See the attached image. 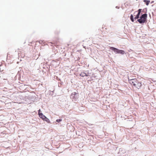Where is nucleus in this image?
Returning <instances> with one entry per match:
<instances>
[{
  "instance_id": "nucleus-1",
  "label": "nucleus",
  "mask_w": 156,
  "mask_h": 156,
  "mask_svg": "<svg viewBox=\"0 0 156 156\" xmlns=\"http://www.w3.org/2000/svg\"><path fill=\"white\" fill-rule=\"evenodd\" d=\"M147 15L146 13L144 14L141 13V15L140 18L137 20L136 22H138L140 24H143L147 22Z\"/></svg>"
},
{
  "instance_id": "nucleus-2",
  "label": "nucleus",
  "mask_w": 156,
  "mask_h": 156,
  "mask_svg": "<svg viewBox=\"0 0 156 156\" xmlns=\"http://www.w3.org/2000/svg\"><path fill=\"white\" fill-rule=\"evenodd\" d=\"M110 49L113 51L115 54L124 55L125 53V52L124 51L122 50L119 49H118L114 47H110Z\"/></svg>"
},
{
  "instance_id": "nucleus-3",
  "label": "nucleus",
  "mask_w": 156,
  "mask_h": 156,
  "mask_svg": "<svg viewBox=\"0 0 156 156\" xmlns=\"http://www.w3.org/2000/svg\"><path fill=\"white\" fill-rule=\"evenodd\" d=\"M39 117L41 118L43 120L47 122L48 123L50 122L49 119L46 117L41 112H39Z\"/></svg>"
},
{
  "instance_id": "nucleus-4",
  "label": "nucleus",
  "mask_w": 156,
  "mask_h": 156,
  "mask_svg": "<svg viewBox=\"0 0 156 156\" xmlns=\"http://www.w3.org/2000/svg\"><path fill=\"white\" fill-rule=\"evenodd\" d=\"M128 81L129 83L133 85L134 86L135 85H136L135 84L136 83V81H137V80L136 79H128Z\"/></svg>"
},
{
  "instance_id": "nucleus-5",
  "label": "nucleus",
  "mask_w": 156,
  "mask_h": 156,
  "mask_svg": "<svg viewBox=\"0 0 156 156\" xmlns=\"http://www.w3.org/2000/svg\"><path fill=\"white\" fill-rule=\"evenodd\" d=\"M136 82V83H135L136 84V85H135L134 87L138 89H140L142 86V84L141 83L139 82L137 80Z\"/></svg>"
},
{
  "instance_id": "nucleus-6",
  "label": "nucleus",
  "mask_w": 156,
  "mask_h": 156,
  "mask_svg": "<svg viewBox=\"0 0 156 156\" xmlns=\"http://www.w3.org/2000/svg\"><path fill=\"white\" fill-rule=\"evenodd\" d=\"M80 75L82 77L88 76V73H86L85 72H81Z\"/></svg>"
},
{
  "instance_id": "nucleus-7",
  "label": "nucleus",
  "mask_w": 156,
  "mask_h": 156,
  "mask_svg": "<svg viewBox=\"0 0 156 156\" xmlns=\"http://www.w3.org/2000/svg\"><path fill=\"white\" fill-rule=\"evenodd\" d=\"M125 152V151L123 150V149L122 148H120L119 149V151L118 152V154H123Z\"/></svg>"
},
{
  "instance_id": "nucleus-8",
  "label": "nucleus",
  "mask_w": 156,
  "mask_h": 156,
  "mask_svg": "<svg viewBox=\"0 0 156 156\" xmlns=\"http://www.w3.org/2000/svg\"><path fill=\"white\" fill-rule=\"evenodd\" d=\"M75 95V92H73L71 95L70 97L71 98L74 99Z\"/></svg>"
},
{
  "instance_id": "nucleus-9",
  "label": "nucleus",
  "mask_w": 156,
  "mask_h": 156,
  "mask_svg": "<svg viewBox=\"0 0 156 156\" xmlns=\"http://www.w3.org/2000/svg\"><path fill=\"white\" fill-rule=\"evenodd\" d=\"M143 1L146 3V4L147 5H148L149 4L150 2V0H144Z\"/></svg>"
},
{
  "instance_id": "nucleus-10",
  "label": "nucleus",
  "mask_w": 156,
  "mask_h": 156,
  "mask_svg": "<svg viewBox=\"0 0 156 156\" xmlns=\"http://www.w3.org/2000/svg\"><path fill=\"white\" fill-rule=\"evenodd\" d=\"M142 9H139L137 10L138 13L137 14V15L140 16L141 12Z\"/></svg>"
},
{
  "instance_id": "nucleus-11",
  "label": "nucleus",
  "mask_w": 156,
  "mask_h": 156,
  "mask_svg": "<svg viewBox=\"0 0 156 156\" xmlns=\"http://www.w3.org/2000/svg\"><path fill=\"white\" fill-rule=\"evenodd\" d=\"M130 19L132 22L134 21V19L133 14H131L130 16Z\"/></svg>"
},
{
  "instance_id": "nucleus-12",
  "label": "nucleus",
  "mask_w": 156,
  "mask_h": 156,
  "mask_svg": "<svg viewBox=\"0 0 156 156\" xmlns=\"http://www.w3.org/2000/svg\"><path fill=\"white\" fill-rule=\"evenodd\" d=\"M147 12V9L146 8L143 9L142 10L141 12L145 13H146Z\"/></svg>"
},
{
  "instance_id": "nucleus-13",
  "label": "nucleus",
  "mask_w": 156,
  "mask_h": 156,
  "mask_svg": "<svg viewBox=\"0 0 156 156\" xmlns=\"http://www.w3.org/2000/svg\"><path fill=\"white\" fill-rule=\"evenodd\" d=\"M79 94L78 93L75 92V95L74 99L78 98Z\"/></svg>"
},
{
  "instance_id": "nucleus-14",
  "label": "nucleus",
  "mask_w": 156,
  "mask_h": 156,
  "mask_svg": "<svg viewBox=\"0 0 156 156\" xmlns=\"http://www.w3.org/2000/svg\"><path fill=\"white\" fill-rule=\"evenodd\" d=\"M62 120L61 119H57L56 120V121L57 122H61Z\"/></svg>"
},
{
  "instance_id": "nucleus-15",
  "label": "nucleus",
  "mask_w": 156,
  "mask_h": 156,
  "mask_svg": "<svg viewBox=\"0 0 156 156\" xmlns=\"http://www.w3.org/2000/svg\"><path fill=\"white\" fill-rule=\"evenodd\" d=\"M135 17L137 19V20L139 19V18H140V16H139L137 15H136V16Z\"/></svg>"
},
{
  "instance_id": "nucleus-16",
  "label": "nucleus",
  "mask_w": 156,
  "mask_h": 156,
  "mask_svg": "<svg viewBox=\"0 0 156 156\" xmlns=\"http://www.w3.org/2000/svg\"><path fill=\"white\" fill-rule=\"evenodd\" d=\"M134 20H135L136 19H137L136 17H135L134 18Z\"/></svg>"
},
{
  "instance_id": "nucleus-17",
  "label": "nucleus",
  "mask_w": 156,
  "mask_h": 156,
  "mask_svg": "<svg viewBox=\"0 0 156 156\" xmlns=\"http://www.w3.org/2000/svg\"><path fill=\"white\" fill-rule=\"evenodd\" d=\"M38 115H39V112H41V110H40V109L38 111Z\"/></svg>"
},
{
  "instance_id": "nucleus-18",
  "label": "nucleus",
  "mask_w": 156,
  "mask_h": 156,
  "mask_svg": "<svg viewBox=\"0 0 156 156\" xmlns=\"http://www.w3.org/2000/svg\"><path fill=\"white\" fill-rule=\"evenodd\" d=\"M116 8L118 9L119 8V7L118 6H116Z\"/></svg>"
},
{
  "instance_id": "nucleus-19",
  "label": "nucleus",
  "mask_w": 156,
  "mask_h": 156,
  "mask_svg": "<svg viewBox=\"0 0 156 156\" xmlns=\"http://www.w3.org/2000/svg\"><path fill=\"white\" fill-rule=\"evenodd\" d=\"M154 2V1H152V2H151V4H152V3H153Z\"/></svg>"
},
{
  "instance_id": "nucleus-20",
  "label": "nucleus",
  "mask_w": 156,
  "mask_h": 156,
  "mask_svg": "<svg viewBox=\"0 0 156 156\" xmlns=\"http://www.w3.org/2000/svg\"><path fill=\"white\" fill-rule=\"evenodd\" d=\"M136 11H135V12H134V14H136Z\"/></svg>"
},
{
  "instance_id": "nucleus-21",
  "label": "nucleus",
  "mask_w": 156,
  "mask_h": 156,
  "mask_svg": "<svg viewBox=\"0 0 156 156\" xmlns=\"http://www.w3.org/2000/svg\"><path fill=\"white\" fill-rule=\"evenodd\" d=\"M0 71H1V69L0 68Z\"/></svg>"
},
{
  "instance_id": "nucleus-22",
  "label": "nucleus",
  "mask_w": 156,
  "mask_h": 156,
  "mask_svg": "<svg viewBox=\"0 0 156 156\" xmlns=\"http://www.w3.org/2000/svg\"><path fill=\"white\" fill-rule=\"evenodd\" d=\"M84 47V48H85V47Z\"/></svg>"
},
{
  "instance_id": "nucleus-23",
  "label": "nucleus",
  "mask_w": 156,
  "mask_h": 156,
  "mask_svg": "<svg viewBox=\"0 0 156 156\" xmlns=\"http://www.w3.org/2000/svg\"><path fill=\"white\" fill-rule=\"evenodd\" d=\"M41 41V42H43V41Z\"/></svg>"
},
{
  "instance_id": "nucleus-24",
  "label": "nucleus",
  "mask_w": 156,
  "mask_h": 156,
  "mask_svg": "<svg viewBox=\"0 0 156 156\" xmlns=\"http://www.w3.org/2000/svg\"><path fill=\"white\" fill-rule=\"evenodd\" d=\"M98 156H100V155H99Z\"/></svg>"
}]
</instances>
